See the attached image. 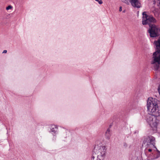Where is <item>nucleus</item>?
Listing matches in <instances>:
<instances>
[{
  "label": "nucleus",
  "instance_id": "2",
  "mask_svg": "<svg viewBox=\"0 0 160 160\" xmlns=\"http://www.w3.org/2000/svg\"><path fill=\"white\" fill-rule=\"evenodd\" d=\"M142 24L143 25L148 24L150 28L148 30V32L151 37H155L159 35V32L160 31L159 28L154 24L151 23H154L156 20L154 18L151 16L148 15L146 12H144L142 13Z\"/></svg>",
  "mask_w": 160,
  "mask_h": 160
},
{
  "label": "nucleus",
  "instance_id": "4",
  "mask_svg": "<svg viewBox=\"0 0 160 160\" xmlns=\"http://www.w3.org/2000/svg\"><path fill=\"white\" fill-rule=\"evenodd\" d=\"M157 51L153 53L151 61V64L154 69L158 70L160 64V37L157 41L154 42Z\"/></svg>",
  "mask_w": 160,
  "mask_h": 160
},
{
  "label": "nucleus",
  "instance_id": "11",
  "mask_svg": "<svg viewBox=\"0 0 160 160\" xmlns=\"http://www.w3.org/2000/svg\"><path fill=\"white\" fill-rule=\"evenodd\" d=\"M96 1H97L99 4H102V2L101 0H95Z\"/></svg>",
  "mask_w": 160,
  "mask_h": 160
},
{
  "label": "nucleus",
  "instance_id": "5",
  "mask_svg": "<svg viewBox=\"0 0 160 160\" xmlns=\"http://www.w3.org/2000/svg\"><path fill=\"white\" fill-rule=\"evenodd\" d=\"M153 3L154 4L156 5L160 10V0H157L156 1L154 0L153 1ZM151 10L156 17H160V12L159 11L158 8L153 7L151 8Z\"/></svg>",
  "mask_w": 160,
  "mask_h": 160
},
{
  "label": "nucleus",
  "instance_id": "14",
  "mask_svg": "<svg viewBox=\"0 0 160 160\" xmlns=\"http://www.w3.org/2000/svg\"><path fill=\"white\" fill-rule=\"evenodd\" d=\"M122 11V7H120L119 9V11L121 12Z\"/></svg>",
  "mask_w": 160,
  "mask_h": 160
},
{
  "label": "nucleus",
  "instance_id": "3",
  "mask_svg": "<svg viewBox=\"0 0 160 160\" xmlns=\"http://www.w3.org/2000/svg\"><path fill=\"white\" fill-rule=\"evenodd\" d=\"M106 153L105 146L102 145V144H97L95 146L92 158L93 160H103L105 158Z\"/></svg>",
  "mask_w": 160,
  "mask_h": 160
},
{
  "label": "nucleus",
  "instance_id": "9",
  "mask_svg": "<svg viewBox=\"0 0 160 160\" xmlns=\"http://www.w3.org/2000/svg\"><path fill=\"white\" fill-rule=\"evenodd\" d=\"M148 146L147 147L145 150V152H146L147 151H148L150 152H152V149L149 148V147L151 148L150 147V146Z\"/></svg>",
  "mask_w": 160,
  "mask_h": 160
},
{
  "label": "nucleus",
  "instance_id": "16",
  "mask_svg": "<svg viewBox=\"0 0 160 160\" xmlns=\"http://www.w3.org/2000/svg\"><path fill=\"white\" fill-rule=\"evenodd\" d=\"M159 154H160V152H159Z\"/></svg>",
  "mask_w": 160,
  "mask_h": 160
},
{
  "label": "nucleus",
  "instance_id": "1",
  "mask_svg": "<svg viewBox=\"0 0 160 160\" xmlns=\"http://www.w3.org/2000/svg\"><path fill=\"white\" fill-rule=\"evenodd\" d=\"M147 107L148 112L151 114L147 117V122L153 130H156L159 122L156 117L160 116V106L158 105L157 99L151 98L147 101Z\"/></svg>",
  "mask_w": 160,
  "mask_h": 160
},
{
  "label": "nucleus",
  "instance_id": "12",
  "mask_svg": "<svg viewBox=\"0 0 160 160\" xmlns=\"http://www.w3.org/2000/svg\"><path fill=\"white\" fill-rule=\"evenodd\" d=\"M158 92L159 94V95H160V85L159 86L158 88Z\"/></svg>",
  "mask_w": 160,
  "mask_h": 160
},
{
  "label": "nucleus",
  "instance_id": "6",
  "mask_svg": "<svg viewBox=\"0 0 160 160\" xmlns=\"http://www.w3.org/2000/svg\"><path fill=\"white\" fill-rule=\"evenodd\" d=\"M155 138L154 137L148 136L145 138L143 141V144L146 146H150V147H154Z\"/></svg>",
  "mask_w": 160,
  "mask_h": 160
},
{
  "label": "nucleus",
  "instance_id": "13",
  "mask_svg": "<svg viewBox=\"0 0 160 160\" xmlns=\"http://www.w3.org/2000/svg\"><path fill=\"white\" fill-rule=\"evenodd\" d=\"M7 51L6 50H4L3 52H2V53H6L7 52Z\"/></svg>",
  "mask_w": 160,
  "mask_h": 160
},
{
  "label": "nucleus",
  "instance_id": "10",
  "mask_svg": "<svg viewBox=\"0 0 160 160\" xmlns=\"http://www.w3.org/2000/svg\"><path fill=\"white\" fill-rule=\"evenodd\" d=\"M12 7L11 5H9L8 7H7L6 8V9L7 10H8L9 9H12Z\"/></svg>",
  "mask_w": 160,
  "mask_h": 160
},
{
  "label": "nucleus",
  "instance_id": "8",
  "mask_svg": "<svg viewBox=\"0 0 160 160\" xmlns=\"http://www.w3.org/2000/svg\"><path fill=\"white\" fill-rule=\"evenodd\" d=\"M111 136V133L110 131V130L109 128H108L107 130L105 133L106 138L108 139H109L110 138Z\"/></svg>",
  "mask_w": 160,
  "mask_h": 160
},
{
  "label": "nucleus",
  "instance_id": "15",
  "mask_svg": "<svg viewBox=\"0 0 160 160\" xmlns=\"http://www.w3.org/2000/svg\"><path fill=\"white\" fill-rule=\"evenodd\" d=\"M54 131V130H53V131L52 130V132H53Z\"/></svg>",
  "mask_w": 160,
  "mask_h": 160
},
{
  "label": "nucleus",
  "instance_id": "7",
  "mask_svg": "<svg viewBox=\"0 0 160 160\" xmlns=\"http://www.w3.org/2000/svg\"><path fill=\"white\" fill-rule=\"evenodd\" d=\"M122 1L127 4H128L130 2L132 5L134 7L140 8L141 6V3L139 0H122Z\"/></svg>",
  "mask_w": 160,
  "mask_h": 160
}]
</instances>
